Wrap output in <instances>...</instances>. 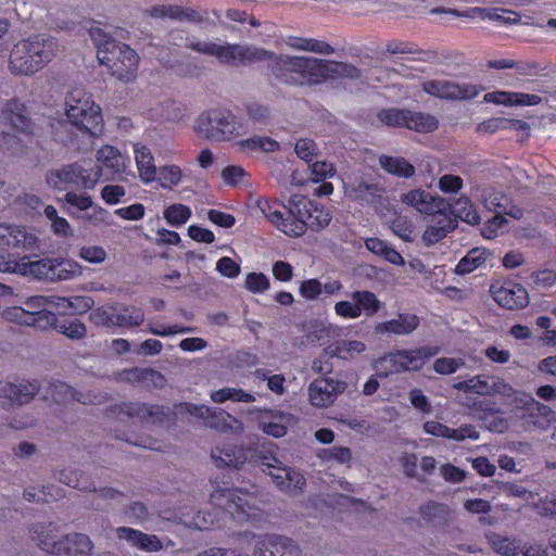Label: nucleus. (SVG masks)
<instances>
[{
    "label": "nucleus",
    "instance_id": "obj_1",
    "mask_svg": "<svg viewBox=\"0 0 556 556\" xmlns=\"http://www.w3.org/2000/svg\"><path fill=\"white\" fill-rule=\"evenodd\" d=\"M256 206L271 225L292 238L303 236L307 227L325 228L331 220L327 208L302 195H293L288 205L278 200L260 198Z\"/></svg>",
    "mask_w": 556,
    "mask_h": 556
},
{
    "label": "nucleus",
    "instance_id": "obj_2",
    "mask_svg": "<svg viewBox=\"0 0 556 556\" xmlns=\"http://www.w3.org/2000/svg\"><path fill=\"white\" fill-rule=\"evenodd\" d=\"M211 502L219 509L218 511H197L191 517L182 514L181 522L189 528L205 530L218 520L220 511L228 514L232 519L240 522L256 521L261 517V501L257 498L255 491L247 492L242 489L218 485L211 493Z\"/></svg>",
    "mask_w": 556,
    "mask_h": 556
},
{
    "label": "nucleus",
    "instance_id": "obj_3",
    "mask_svg": "<svg viewBox=\"0 0 556 556\" xmlns=\"http://www.w3.org/2000/svg\"><path fill=\"white\" fill-rule=\"evenodd\" d=\"M267 62L273 75L281 83L296 86L320 84L337 71L339 64L309 56L276 55L269 52Z\"/></svg>",
    "mask_w": 556,
    "mask_h": 556
},
{
    "label": "nucleus",
    "instance_id": "obj_4",
    "mask_svg": "<svg viewBox=\"0 0 556 556\" xmlns=\"http://www.w3.org/2000/svg\"><path fill=\"white\" fill-rule=\"evenodd\" d=\"M58 43L43 35L18 40L11 49L8 68L14 76L29 77L45 68L56 55Z\"/></svg>",
    "mask_w": 556,
    "mask_h": 556
},
{
    "label": "nucleus",
    "instance_id": "obj_5",
    "mask_svg": "<svg viewBox=\"0 0 556 556\" xmlns=\"http://www.w3.org/2000/svg\"><path fill=\"white\" fill-rule=\"evenodd\" d=\"M90 36L97 47L99 62L109 67L111 74L123 81L136 78L139 56L128 45L111 38L98 27L90 29Z\"/></svg>",
    "mask_w": 556,
    "mask_h": 556
},
{
    "label": "nucleus",
    "instance_id": "obj_6",
    "mask_svg": "<svg viewBox=\"0 0 556 556\" xmlns=\"http://www.w3.org/2000/svg\"><path fill=\"white\" fill-rule=\"evenodd\" d=\"M200 136L211 140H229L245 132L244 126L227 110L211 109L201 113L194 124Z\"/></svg>",
    "mask_w": 556,
    "mask_h": 556
},
{
    "label": "nucleus",
    "instance_id": "obj_7",
    "mask_svg": "<svg viewBox=\"0 0 556 556\" xmlns=\"http://www.w3.org/2000/svg\"><path fill=\"white\" fill-rule=\"evenodd\" d=\"M440 352L438 346H420L412 350H396L376 362V370L380 377L416 371L424 367L426 362Z\"/></svg>",
    "mask_w": 556,
    "mask_h": 556
},
{
    "label": "nucleus",
    "instance_id": "obj_8",
    "mask_svg": "<svg viewBox=\"0 0 556 556\" xmlns=\"http://www.w3.org/2000/svg\"><path fill=\"white\" fill-rule=\"evenodd\" d=\"M188 47L199 53L216 56L220 63L229 65L265 61L267 56H270L269 52L264 49L237 43L218 45L211 41H190Z\"/></svg>",
    "mask_w": 556,
    "mask_h": 556
},
{
    "label": "nucleus",
    "instance_id": "obj_9",
    "mask_svg": "<svg viewBox=\"0 0 556 556\" xmlns=\"http://www.w3.org/2000/svg\"><path fill=\"white\" fill-rule=\"evenodd\" d=\"M72 126H75L89 139L103 132L101 108L94 103L90 94L80 90H72Z\"/></svg>",
    "mask_w": 556,
    "mask_h": 556
},
{
    "label": "nucleus",
    "instance_id": "obj_10",
    "mask_svg": "<svg viewBox=\"0 0 556 556\" xmlns=\"http://www.w3.org/2000/svg\"><path fill=\"white\" fill-rule=\"evenodd\" d=\"M378 121L390 127H405L417 132H432L439 126L435 116L403 109H387L377 113Z\"/></svg>",
    "mask_w": 556,
    "mask_h": 556
},
{
    "label": "nucleus",
    "instance_id": "obj_11",
    "mask_svg": "<svg viewBox=\"0 0 556 556\" xmlns=\"http://www.w3.org/2000/svg\"><path fill=\"white\" fill-rule=\"evenodd\" d=\"M29 536L39 548L50 554H66L70 549L66 526L35 523L29 528Z\"/></svg>",
    "mask_w": 556,
    "mask_h": 556
},
{
    "label": "nucleus",
    "instance_id": "obj_12",
    "mask_svg": "<svg viewBox=\"0 0 556 556\" xmlns=\"http://www.w3.org/2000/svg\"><path fill=\"white\" fill-rule=\"evenodd\" d=\"M381 301L370 291H354L351 293V300L339 301L334 304L336 314L344 319H356L365 314L368 317L374 316L381 308Z\"/></svg>",
    "mask_w": 556,
    "mask_h": 556
},
{
    "label": "nucleus",
    "instance_id": "obj_13",
    "mask_svg": "<svg viewBox=\"0 0 556 556\" xmlns=\"http://www.w3.org/2000/svg\"><path fill=\"white\" fill-rule=\"evenodd\" d=\"M180 408L192 416L203 419L207 427L217 431H240L242 429L241 422L237 418L220 408L191 403H182L180 404Z\"/></svg>",
    "mask_w": 556,
    "mask_h": 556
},
{
    "label": "nucleus",
    "instance_id": "obj_14",
    "mask_svg": "<svg viewBox=\"0 0 556 556\" xmlns=\"http://www.w3.org/2000/svg\"><path fill=\"white\" fill-rule=\"evenodd\" d=\"M0 127L23 135H30L33 132L34 123L26 104L22 100L12 98L2 103L0 109Z\"/></svg>",
    "mask_w": 556,
    "mask_h": 556
},
{
    "label": "nucleus",
    "instance_id": "obj_15",
    "mask_svg": "<svg viewBox=\"0 0 556 556\" xmlns=\"http://www.w3.org/2000/svg\"><path fill=\"white\" fill-rule=\"evenodd\" d=\"M67 261L58 258H42L30 262L28 257L21 258V275H29L38 279L65 280L68 278Z\"/></svg>",
    "mask_w": 556,
    "mask_h": 556
},
{
    "label": "nucleus",
    "instance_id": "obj_16",
    "mask_svg": "<svg viewBox=\"0 0 556 556\" xmlns=\"http://www.w3.org/2000/svg\"><path fill=\"white\" fill-rule=\"evenodd\" d=\"M422 90L443 100H467L477 97L480 89L472 84H458L446 79H432L422 83Z\"/></svg>",
    "mask_w": 556,
    "mask_h": 556
},
{
    "label": "nucleus",
    "instance_id": "obj_17",
    "mask_svg": "<svg viewBox=\"0 0 556 556\" xmlns=\"http://www.w3.org/2000/svg\"><path fill=\"white\" fill-rule=\"evenodd\" d=\"M263 471L271 477L274 483L288 493H295L305 485L304 476L290 467L282 466V463L276 457L264 458L262 463Z\"/></svg>",
    "mask_w": 556,
    "mask_h": 556
},
{
    "label": "nucleus",
    "instance_id": "obj_18",
    "mask_svg": "<svg viewBox=\"0 0 556 556\" xmlns=\"http://www.w3.org/2000/svg\"><path fill=\"white\" fill-rule=\"evenodd\" d=\"M431 14H447L455 17H466V18H481V20H490L494 22H498L504 25H513L520 22V15L511 10L507 9H485V8H470L464 11L456 9H444V8H433L430 10Z\"/></svg>",
    "mask_w": 556,
    "mask_h": 556
},
{
    "label": "nucleus",
    "instance_id": "obj_19",
    "mask_svg": "<svg viewBox=\"0 0 556 556\" xmlns=\"http://www.w3.org/2000/svg\"><path fill=\"white\" fill-rule=\"evenodd\" d=\"M403 203L414 207L420 214L433 216L451 211V202L440 195H433L422 189H414L401 197Z\"/></svg>",
    "mask_w": 556,
    "mask_h": 556
},
{
    "label": "nucleus",
    "instance_id": "obj_20",
    "mask_svg": "<svg viewBox=\"0 0 556 556\" xmlns=\"http://www.w3.org/2000/svg\"><path fill=\"white\" fill-rule=\"evenodd\" d=\"M346 389V383L333 378L315 379L308 387L309 403L318 408L330 406L339 394Z\"/></svg>",
    "mask_w": 556,
    "mask_h": 556
},
{
    "label": "nucleus",
    "instance_id": "obj_21",
    "mask_svg": "<svg viewBox=\"0 0 556 556\" xmlns=\"http://www.w3.org/2000/svg\"><path fill=\"white\" fill-rule=\"evenodd\" d=\"M494 301L502 307L519 309L529 303V294L520 283L506 281L492 283L490 289Z\"/></svg>",
    "mask_w": 556,
    "mask_h": 556
},
{
    "label": "nucleus",
    "instance_id": "obj_22",
    "mask_svg": "<svg viewBox=\"0 0 556 556\" xmlns=\"http://www.w3.org/2000/svg\"><path fill=\"white\" fill-rule=\"evenodd\" d=\"M344 190L350 199L369 205L378 204L383 193V189L377 182L367 181L363 178L345 184Z\"/></svg>",
    "mask_w": 556,
    "mask_h": 556
},
{
    "label": "nucleus",
    "instance_id": "obj_23",
    "mask_svg": "<svg viewBox=\"0 0 556 556\" xmlns=\"http://www.w3.org/2000/svg\"><path fill=\"white\" fill-rule=\"evenodd\" d=\"M456 218L451 215V211L430 216L422 240L427 245L434 244L445 238L456 227Z\"/></svg>",
    "mask_w": 556,
    "mask_h": 556
},
{
    "label": "nucleus",
    "instance_id": "obj_24",
    "mask_svg": "<svg viewBox=\"0 0 556 556\" xmlns=\"http://www.w3.org/2000/svg\"><path fill=\"white\" fill-rule=\"evenodd\" d=\"M102 177V168L93 160H81L72 164V185L92 189Z\"/></svg>",
    "mask_w": 556,
    "mask_h": 556
},
{
    "label": "nucleus",
    "instance_id": "obj_25",
    "mask_svg": "<svg viewBox=\"0 0 556 556\" xmlns=\"http://www.w3.org/2000/svg\"><path fill=\"white\" fill-rule=\"evenodd\" d=\"M49 308L48 312H41L42 321H46L51 328L55 329L58 332L70 337L66 320H59V316H65L67 311L70 309V299L60 298V296H49Z\"/></svg>",
    "mask_w": 556,
    "mask_h": 556
},
{
    "label": "nucleus",
    "instance_id": "obj_26",
    "mask_svg": "<svg viewBox=\"0 0 556 556\" xmlns=\"http://www.w3.org/2000/svg\"><path fill=\"white\" fill-rule=\"evenodd\" d=\"M117 536L127 541L131 546L146 552H157L163 544L156 535L147 534L132 528L119 527L116 529Z\"/></svg>",
    "mask_w": 556,
    "mask_h": 556
},
{
    "label": "nucleus",
    "instance_id": "obj_27",
    "mask_svg": "<svg viewBox=\"0 0 556 556\" xmlns=\"http://www.w3.org/2000/svg\"><path fill=\"white\" fill-rule=\"evenodd\" d=\"M39 391V386L36 381H20L16 383H5L0 389V394L9 400L12 405H23L34 397Z\"/></svg>",
    "mask_w": 556,
    "mask_h": 556
},
{
    "label": "nucleus",
    "instance_id": "obj_28",
    "mask_svg": "<svg viewBox=\"0 0 556 556\" xmlns=\"http://www.w3.org/2000/svg\"><path fill=\"white\" fill-rule=\"evenodd\" d=\"M419 325V318L415 314H399L396 318L380 323L376 326L378 333L405 336L412 333Z\"/></svg>",
    "mask_w": 556,
    "mask_h": 556
},
{
    "label": "nucleus",
    "instance_id": "obj_29",
    "mask_svg": "<svg viewBox=\"0 0 556 556\" xmlns=\"http://www.w3.org/2000/svg\"><path fill=\"white\" fill-rule=\"evenodd\" d=\"M134 153L141 181L146 185L155 181L157 168L151 150L141 143H135Z\"/></svg>",
    "mask_w": 556,
    "mask_h": 556
},
{
    "label": "nucleus",
    "instance_id": "obj_30",
    "mask_svg": "<svg viewBox=\"0 0 556 556\" xmlns=\"http://www.w3.org/2000/svg\"><path fill=\"white\" fill-rule=\"evenodd\" d=\"M97 164L101 168L110 170L111 174H123L128 166V159L124 156L115 147L104 146L97 151Z\"/></svg>",
    "mask_w": 556,
    "mask_h": 556
},
{
    "label": "nucleus",
    "instance_id": "obj_31",
    "mask_svg": "<svg viewBox=\"0 0 556 556\" xmlns=\"http://www.w3.org/2000/svg\"><path fill=\"white\" fill-rule=\"evenodd\" d=\"M243 538L253 545V556H279L278 545L281 544L277 534H256L244 532Z\"/></svg>",
    "mask_w": 556,
    "mask_h": 556
},
{
    "label": "nucleus",
    "instance_id": "obj_32",
    "mask_svg": "<svg viewBox=\"0 0 556 556\" xmlns=\"http://www.w3.org/2000/svg\"><path fill=\"white\" fill-rule=\"evenodd\" d=\"M150 14L152 17L157 18L168 17L172 20L190 21L197 23L201 21L199 12L176 4L155 5L151 9Z\"/></svg>",
    "mask_w": 556,
    "mask_h": 556
},
{
    "label": "nucleus",
    "instance_id": "obj_33",
    "mask_svg": "<svg viewBox=\"0 0 556 556\" xmlns=\"http://www.w3.org/2000/svg\"><path fill=\"white\" fill-rule=\"evenodd\" d=\"M491 547L503 556H517L521 551V540L515 536H507L496 532L486 533Z\"/></svg>",
    "mask_w": 556,
    "mask_h": 556
},
{
    "label": "nucleus",
    "instance_id": "obj_34",
    "mask_svg": "<svg viewBox=\"0 0 556 556\" xmlns=\"http://www.w3.org/2000/svg\"><path fill=\"white\" fill-rule=\"evenodd\" d=\"M379 164L384 172L400 178H410L415 175V166L402 156L381 155Z\"/></svg>",
    "mask_w": 556,
    "mask_h": 556
},
{
    "label": "nucleus",
    "instance_id": "obj_35",
    "mask_svg": "<svg viewBox=\"0 0 556 556\" xmlns=\"http://www.w3.org/2000/svg\"><path fill=\"white\" fill-rule=\"evenodd\" d=\"M286 45L294 50L308 51L319 54H332L334 49L326 41L303 38L296 36H289L286 38Z\"/></svg>",
    "mask_w": 556,
    "mask_h": 556
},
{
    "label": "nucleus",
    "instance_id": "obj_36",
    "mask_svg": "<svg viewBox=\"0 0 556 556\" xmlns=\"http://www.w3.org/2000/svg\"><path fill=\"white\" fill-rule=\"evenodd\" d=\"M451 215L470 225H478L480 223L479 213L467 195H460L451 203Z\"/></svg>",
    "mask_w": 556,
    "mask_h": 556
},
{
    "label": "nucleus",
    "instance_id": "obj_37",
    "mask_svg": "<svg viewBox=\"0 0 556 556\" xmlns=\"http://www.w3.org/2000/svg\"><path fill=\"white\" fill-rule=\"evenodd\" d=\"M212 458L218 467L227 466L237 468L244 463L245 457L232 445L216 446L212 450Z\"/></svg>",
    "mask_w": 556,
    "mask_h": 556
},
{
    "label": "nucleus",
    "instance_id": "obj_38",
    "mask_svg": "<svg viewBox=\"0 0 556 556\" xmlns=\"http://www.w3.org/2000/svg\"><path fill=\"white\" fill-rule=\"evenodd\" d=\"M3 317L18 325L43 327L41 312H30L24 307H11L3 312Z\"/></svg>",
    "mask_w": 556,
    "mask_h": 556
},
{
    "label": "nucleus",
    "instance_id": "obj_39",
    "mask_svg": "<svg viewBox=\"0 0 556 556\" xmlns=\"http://www.w3.org/2000/svg\"><path fill=\"white\" fill-rule=\"evenodd\" d=\"M480 200L488 211L498 212L509 205V198L493 187H483L480 189Z\"/></svg>",
    "mask_w": 556,
    "mask_h": 556
},
{
    "label": "nucleus",
    "instance_id": "obj_40",
    "mask_svg": "<svg viewBox=\"0 0 556 556\" xmlns=\"http://www.w3.org/2000/svg\"><path fill=\"white\" fill-rule=\"evenodd\" d=\"M491 376L477 375L467 380H460L454 383V389L466 393L478 395H490Z\"/></svg>",
    "mask_w": 556,
    "mask_h": 556
},
{
    "label": "nucleus",
    "instance_id": "obj_41",
    "mask_svg": "<svg viewBox=\"0 0 556 556\" xmlns=\"http://www.w3.org/2000/svg\"><path fill=\"white\" fill-rule=\"evenodd\" d=\"M500 129L528 130L529 124L520 119L490 118L478 126V130L484 134H493Z\"/></svg>",
    "mask_w": 556,
    "mask_h": 556
},
{
    "label": "nucleus",
    "instance_id": "obj_42",
    "mask_svg": "<svg viewBox=\"0 0 556 556\" xmlns=\"http://www.w3.org/2000/svg\"><path fill=\"white\" fill-rule=\"evenodd\" d=\"M237 144L241 152H274L280 147L278 141L262 136L241 140Z\"/></svg>",
    "mask_w": 556,
    "mask_h": 556
},
{
    "label": "nucleus",
    "instance_id": "obj_43",
    "mask_svg": "<svg viewBox=\"0 0 556 556\" xmlns=\"http://www.w3.org/2000/svg\"><path fill=\"white\" fill-rule=\"evenodd\" d=\"M21 132L11 129L1 128L0 130V151L5 155H17L23 150Z\"/></svg>",
    "mask_w": 556,
    "mask_h": 556
},
{
    "label": "nucleus",
    "instance_id": "obj_44",
    "mask_svg": "<svg viewBox=\"0 0 556 556\" xmlns=\"http://www.w3.org/2000/svg\"><path fill=\"white\" fill-rule=\"evenodd\" d=\"M211 400L215 403H224L226 401L251 403L255 397L251 393L236 388H223L211 393Z\"/></svg>",
    "mask_w": 556,
    "mask_h": 556
},
{
    "label": "nucleus",
    "instance_id": "obj_45",
    "mask_svg": "<svg viewBox=\"0 0 556 556\" xmlns=\"http://www.w3.org/2000/svg\"><path fill=\"white\" fill-rule=\"evenodd\" d=\"M5 245L9 248L31 250L37 247V238L22 227L12 226Z\"/></svg>",
    "mask_w": 556,
    "mask_h": 556
},
{
    "label": "nucleus",
    "instance_id": "obj_46",
    "mask_svg": "<svg viewBox=\"0 0 556 556\" xmlns=\"http://www.w3.org/2000/svg\"><path fill=\"white\" fill-rule=\"evenodd\" d=\"M191 215V208L180 203L172 204L163 212L164 219L172 227H180L185 225Z\"/></svg>",
    "mask_w": 556,
    "mask_h": 556
},
{
    "label": "nucleus",
    "instance_id": "obj_47",
    "mask_svg": "<svg viewBox=\"0 0 556 556\" xmlns=\"http://www.w3.org/2000/svg\"><path fill=\"white\" fill-rule=\"evenodd\" d=\"M121 410L123 414L131 418L136 417L141 420H146L156 416L161 412V408L159 406L142 403H126L121 407Z\"/></svg>",
    "mask_w": 556,
    "mask_h": 556
},
{
    "label": "nucleus",
    "instance_id": "obj_48",
    "mask_svg": "<svg viewBox=\"0 0 556 556\" xmlns=\"http://www.w3.org/2000/svg\"><path fill=\"white\" fill-rule=\"evenodd\" d=\"M182 173L177 165H165L157 169L156 180L164 189H172L181 181Z\"/></svg>",
    "mask_w": 556,
    "mask_h": 556
},
{
    "label": "nucleus",
    "instance_id": "obj_49",
    "mask_svg": "<svg viewBox=\"0 0 556 556\" xmlns=\"http://www.w3.org/2000/svg\"><path fill=\"white\" fill-rule=\"evenodd\" d=\"M485 261L484 253L478 249L469 251L456 265L457 275H466L477 269Z\"/></svg>",
    "mask_w": 556,
    "mask_h": 556
},
{
    "label": "nucleus",
    "instance_id": "obj_50",
    "mask_svg": "<svg viewBox=\"0 0 556 556\" xmlns=\"http://www.w3.org/2000/svg\"><path fill=\"white\" fill-rule=\"evenodd\" d=\"M421 518L427 522L440 523L446 520L448 508L444 504L429 502L420 507Z\"/></svg>",
    "mask_w": 556,
    "mask_h": 556
},
{
    "label": "nucleus",
    "instance_id": "obj_51",
    "mask_svg": "<svg viewBox=\"0 0 556 556\" xmlns=\"http://www.w3.org/2000/svg\"><path fill=\"white\" fill-rule=\"evenodd\" d=\"M390 228L394 235H396L399 238L403 239L404 241H407V242L413 241L415 227H414V224L412 223V220L407 216L396 215L390 222Z\"/></svg>",
    "mask_w": 556,
    "mask_h": 556
},
{
    "label": "nucleus",
    "instance_id": "obj_52",
    "mask_svg": "<svg viewBox=\"0 0 556 556\" xmlns=\"http://www.w3.org/2000/svg\"><path fill=\"white\" fill-rule=\"evenodd\" d=\"M144 320L143 311L139 307H125L115 315V323L118 326H139Z\"/></svg>",
    "mask_w": 556,
    "mask_h": 556
},
{
    "label": "nucleus",
    "instance_id": "obj_53",
    "mask_svg": "<svg viewBox=\"0 0 556 556\" xmlns=\"http://www.w3.org/2000/svg\"><path fill=\"white\" fill-rule=\"evenodd\" d=\"M50 126L55 130V135L68 134L70 131V105L66 98L62 104V112H55L50 115Z\"/></svg>",
    "mask_w": 556,
    "mask_h": 556
},
{
    "label": "nucleus",
    "instance_id": "obj_54",
    "mask_svg": "<svg viewBox=\"0 0 556 556\" xmlns=\"http://www.w3.org/2000/svg\"><path fill=\"white\" fill-rule=\"evenodd\" d=\"M244 287L252 293H264L270 288L269 279L263 273H250L245 277Z\"/></svg>",
    "mask_w": 556,
    "mask_h": 556
},
{
    "label": "nucleus",
    "instance_id": "obj_55",
    "mask_svg": "<svg viewBox=\"0 0 556 556\" xmlns=\"http://www.w3.org/2000/svg\"><path fill=\"white\" fill-rule=\"evenodd\" d=\"M465 365L463 358L441 357L433 363V370L440 375H451Z\"/></svg>",
    "mask_w": 556,
    "mask_h": 556
},
{
    "label": "nucleus",
    "instance_id": "obj_56",
    "mask_svg": "<svg viewBox=\"0 0 556 556\" xmlns=\"http://www.w3.org/2000/svg\"><path fill=\"white\" fill-rule=\"evenodd\" d=\"M464 186L463 178L457 175L445 174L438 180L437 187L444 194L457 193Z\"/></svg>",
    "mask_w": 556,
    "mask_h": 556
},
{
    "label": "nucleus",
    "instance_id": "obj_57",
    "mask_svg": "<svg viewBox=\"0 0 556 556\" xmlns=\"http://www.w3.org/2000/svg\"><path fill=\"white\" fill-rule=\"evenodd\" d=\"M531 285L539 289H547L556 283V273L552 269H542L531 274Z\"/></svg>",
    "mask_w": 556,
    "mask_h": 556
},
{
    "label": "nucleus",
    "instance_id": "obj_58",
    "mask_svg": "<svg viewBox=\"0 0 556 556\" xmlns=\"http://www.w3.org/2000/svg\"><path fill=\"white\" fill-rule=\"evenodd\" d=\"M515 98L516 92L514 91L496 90L492 92H486L483 97V100L486 103H493L496 105L511 108L515 106Z\"/></svg>",
    "mask_w": 556,
    "mask_h": 556
},
{
    "label": "nucleus",
    "instance_id": "obj_59",
    "mask_svg": "<svg viewBox=\"0 0 556 556\" xmlns=\"http://www.w3.org/2000/svg\"><path fill=\"white\" fill-rule=\"evenodd\" d=\"M125 195L126 189L121 185H106L101 190V198L109 205L121 203Z\"/></svg>",
    "mask_w": 556,
    "mask_h": 556
},
{
    "label": "nucleus",
    "instance_id": "obj_60",
    "mask_svg": "<svg viewBox=\"0 0 556 556\" xmlns=\"http://www.w3.org/2000/svg\"><path fill=\"white\" fill-rule=\"evenodd\" d=\"M47 184L53 189L66 191L70 186V172L65 168L51 170L47 175Z\"/></svg>",
    "mask_w": 556,
    "mask_h": 556
},
{
    "label": "nucleus",
    "instance_id": "obj_61",
    "mask_svg": "<svg viewBox=\"0 0 556 556\" xmlns=\"http://www.w3.org/2000/svg\"><path fill=\"white\" fill-rule=\"evenodd\" d=\"M299 292L308 301L316 300L323 293V283L315 278L306 279L300 285Z\"/></svg>",
    "mask_w": 556,
    "mask_h": 556
},
{
    "label": "nucleus",
    "instance_id": "obj_62",
    "mask_svg": "<svg viewBox=\"0 0 556 556\" xmlns=\"http://www.w3.org/2000/svg\"><path fill=\"white\" fill-rule=\"evenodd\" d=\"M294 150L300 159L304 160L307 163H311L313 159L316 156L318 149L313 140L304 138L298 140Z\"/></svg>",
    "mask_w": 556,
    "mask_h": 556
},
{
    "label": "nucleus",
    "instance_id": "obj_63",
    "mask_svg": "<svg viewBox=\"0 0 556 556\" xmlns=\"http://www.w3.org/2000/svg\"><path fill=\"white\" fill-rule=\"evenodd\" d=\"M309 168L313 175V180L315 181H321L326 178H331L336 174L333 164L326 161H316L309 166Z\"/></svg>",
    "mask_w": 556,
    "mask_h": 556
},
{
    "label": "nucleus",
    "instance_id": "obj_64",
    "mask_svg": "<svg viewBox=\"0 0 556 556\" xmlns=\"http://www.w3.org/2000/svg\"><path fill=\"white\" fill-rule=\"evenodd\" d=\"M247 172L235 165H229L222 170V178L227 186H238L241 184L247 176Z\"/></svg>",
    "mask_w": 556,
    "mask_h": 556
}]
</instances>
